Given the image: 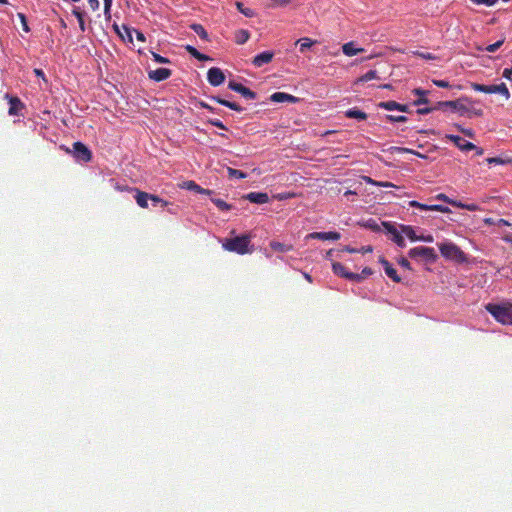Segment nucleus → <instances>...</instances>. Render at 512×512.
<instances>
[{
	"label": "nucleus",
	"instance_id": "nucleus-21",
	"mask_svg": "<svg viewBox=\"0 0 512 512\" xmlns=\"http://www.w3.org/2000/svg\"><path fill=\"white\" fill-rule=\"evenodd\" d=\"M183 188L188 189L190 191H194L200 195H207V196L213 195L212 190L204 189V188L200 187V185H198L197 183H195L193 181L184 182Z\"/></svg>",
	"mask_w": 512,
	"mask_h": 512
},
{
	"label": "nucleus",
	"instance_id": "nucleus-23",
	"mask_svg": "<svg viewBox=\"0 0 512 512\" xmlns=\"http://www.w3.org/2000/svg\"><path fill=\"white\" fill-rule=\"evenodd\" d=\"M184 49H186V52H188L189 55L192 56V58H195L199 61H210L211 60V58H209L208 55L199 53L198 50L191 45L184 46Z\"/></svg>",
	"mask_w": 512,
	"mask_h": 512
},
{
	"label": "nucleus",
	"instance_id": "nucleus-46",
	"mask_svg": "<svg viewBox=\"0 0 512 512\" xmlns=\"http://www.w3.org/2000/svg\"><path fill=\"white\" fill-rule=\"evenodd\" d=\"M509 162H510V160H504L500 157L487 158V163H489V164L503 165V164H507Z\"/></svg>",
	"mask_w": 512,
	"mask_h": 512
},
{
	"label": "nucleus",
	"instance_id": "nucleus-56",
	"mask_svg": "<svg viewBox=\"0 0 512 512\" xmlns=\"http://www.w3.org/2000/svg\"><path fill=\"white\" fill-rule=\"evenodd\" d=\"M71 14H73V16L76 17V20H83V11L79 10V8L73 9V11H71Z\"/></svg>",
	"mask_w": 512,
	"mask_h": 512
},
{
	"label": "nucleus",
	"instance_id": "nucleus-13",
	"mask_svg": "<svg viewBox=\"0 0 512 512\" xmlns=\"http://www.w3.org/2000/svg\"><path fill=\"white\" fill-rule=\"evenodd\" d=\"M270 101L274 103H297L299 101V98L292 96L290 94H286L284 92H276L270 95Z\"/></svg>",
	"mask_w": 512,
	"mask_h": 512
},
{
	"label": "nucleus",
	"instance_id": "nucleus-15",
	"mask_svg": "<svg viewBox=\"0 0 512 512\" xmlns=\"http://www.w3.org/2000/svg\"><path fill=\"white\" fill-rule=\"evenodd\" d=\"M243 198L250 201V203L258 205L266 204L268 202V195L264 192H250Z\"/></svg>",
	"mask_w": 512,
	"mask_h": 512
},
{
	"label": "nucleus",
	"instance_id": "nucleus-27",
	"mask_svg": "<svg viewBox=\"0 0 512 512\" xmlns=\"http://www.w3.org/2000/svg\"><path fill=\"white\" fill-rule=\"evenodd\" d=\"M235 8H237V11H239L240 14L244 15L247 18H253L255 15L254 10L243 6V3L241 2L235 3Z\"/></svg>",
	"mask_w": 512,
	"mask_h": 512
},
{
	"label": "nucleus",
	"instance_id": "nucleus-62",
	"mask_svg": "<svg viewBox=\"0 0 512 512\" xmlns=\"http://www.w3.org/2000/svg\"><path fill=\"white\" fill-rule=\"evenodd\" d=\"M360 275H363L364 277H368L372 275V270L368 267L364 268L363 271H361Z\"/></svg>",
	"mask_w": 512,
	"mask_h": 512
},
{
	"label": "nucleus",
	"instance_id": "nucleus-38",
	"mask_svg": "<svg viewBox=\"0 0 512 512\" xmlns=\"http://www.w3.org/2000/svg\"><path fill=\"white\" fill-rule=\"evenodd\" d=\"M375 78H377V72L375 70H370V71L366 72V74L361 75V77H360V79H358V81L366 83Z\"/></svg>",
	"mask_w": 512,
	"mask_h": 512
},
{
	"label": "nucleus",
	"instance_id": "nucleus-18",
	"mask_svg": "<svg viewBox=\"0 0 512 512\" xmlns=\"http://www.w3.org/2000/svg\"><path fill=\"white\" fill-rule=\"evenodd\" d=\"M130 191H133L135 193V202H137V205L140 206L142 209L147 208V201H149L150 194L141 191L137 188H130Z\"/></svg>",
	"mask_w": 512,
	"mask_h": 512
},
{
	"label": "nucleus",
	"instance_id": "nucleus-11",
	"mask_svg": "<svg viewBox=\"0 0 512 512\" xmlns=\"http://www.w3.org/2000/svg\"><path fill=\"white\" fill-rule=\"evenodd\" d=\"M307 238L309 239H317L320 241H337L340 239V233L336 231H329V232H312L309 235H307Z\"/></svg>",
	"mask_w": 512,
	"mask_h": 512
},
{
	"label": "nucleus",
	"instance_id": "nucleus-50",
	"mask_svg": "<svg viewBox=\"0 0 512 512\" xmlns=\"http://www.w3.org/2000/svg\"><path fill=\"white\" fill-rule=\"evenodd\" d=\"M208 123H210V125H212L215 128L227 130V128L224 126V124L219 119H208Z\"/></svg>",
	"mask_w": 512,
	"mask_h": 512
},
{
	"label": "nucleus",
	"instance_id": "nucleus-43",
	"mask_svg": "<svg viewBox=\"0 0 512 512\" xmlns=\"http://www.w3.org/2000/svg\"><path fill=\"white\" fill-rule=\"evenodd\" d=\"M388 122L391 123H403L407 122V117L403 115L395 116V115H387Z\"/></svg>",
	"mask_w": 512,
	"mask_h": 512
},
{
	"label": "nucleus",
	"instance_id": "nucleus-14",
	"mask_svg": "<svg viewBox=\"0 0 512 512\" xmlns=\"http://www.w3.org/2000/svg\"><path fill=\"white\" fill-rule=\"evenodd\" d=\"M384 227L387 229L388 233L393 235V242L400 248L405 247L404 237L399 233V231L390 223L384 222Z\"/></svg>",
	"mask_w": 512,
	"mask_h": 512
},
{
	"label": "nucleus",
	"instance_id": "nucleus-35",
	"mask_svg": "<svg viewBox=\"0 0 512 512\" xmlns=\"http://www.w3.org/2000/svg\"><path fill=\"white\" fill-rule=\"evenodd\" d=\"M212 203L215 204L216 208L222 210V211H228L232 209V205L224 202L222 199L218 198H212Z\"/></svg>",
	"mask_w": 512,
	"mask_h": 512
},
{
	"label": "nucleus",
	"instance_id": "nucleus-54",
	"mask_svg": "<svg viewBox=\"0 0 512 512\" xmlns=\"http://www.w3.org/2000/svg\"><path fill=\"white\" fill-rule=\"evenodd\" d=\"M503 78H505L506 80L512 81V64H511V68H504Z\"/></svg>",
	"mask_w": 512,
	"mask_h": 512
},
{
	"label": "nucleus",
	"instance_id": "nucleus-34",
	"mask_svg": "<svg viewBox=\"0 0 512 512\" xmlns=\"http://www.w3.org/2000/svg\"><path fill=\"white\" fill-rule=\"evenodd\" d=\"M298 44H299V51H301V53H303L304 51H306L308 48H310L311 46H313L314 44V41H312L310 38L308 37H303L301 39L298 40Z\"/></svg>",
	"mask_w": 512,
	"mask_h": 512
},
{
	"label": "nucleus",
	"instance_id": "nucleus-29",
	"mask_svg": "<svg viewBox=\"0 0 512 512\" xmlns=\"http://www.w3.org/2000/svg\"><path fill=\"white\" fill-rule=\"evenodd\" d=\"M249 39V32L246 30H239L235 32V43L242 45Z\"/></svg>",
	"mask_w": 512,
	"mask_h": 512
},
{
	"label": "nucleus",
	"instance_id": "nucleus-9",
	"mask_svg": "<svg viewBox=\"0 0 512 512\" xmlns=\"http://www.w3.org/2000/svg\"><path fill=\"white\" fill-rule=\"evenodd\" d=\"M227 88H229V90H231V91H234V92L242 95V97L247 100L255 99V92L248 89V87L241 85L240 83L231 81V82H229V84H227Z\"/></svg>",
	"mask_w": 512,
	"mask_h": 512
},
{
	"label": "nucleus",
	"instance_id": "nucleus-52",
	"mask_svg": "<svg viewBox=\"0 0 512 512\" xmlns=\"http://www.w3.org/2000/svg\"><path fill=\"white\" fill-rule=\"evenodd\" d=\"M366 227H368L372 231L380 230V227H378V224L373 219H370V220H368V222H366Z\"/></svg>",
	"mask_w": 512,
	"mask_h": 512
},
{
	"label": "nucleus",
	"instance_id": "nucleus-51",
	"mask_svg": "<svg viewBox=\"0 0 512 512\" xmlns=\"http://www.w3.org/2000/svg\"><path fill=\"white\" fill-rule=\"evenodd\" d=\"M153 59L158 64H168L169 63L168 58H166L164 56H161V55H158L156 53H153Z\"/></svg>",
	"mask_w": 512,
	"mask_h": 512
},
{
	"label": "nucleus",
	"instance_id": "nucleus-41",
	"mask_svg": "<svg viewBox=\"0 0 512 512\" xmlns=\"http://www.w3.org/2000/svg\"><path fill=\"white\" fill-rule=\"evenodd\" d=\"M474 5H483L485 7H493L498 0H470Z\"/></svg>",
	"mask_w": 512,
	"mask_h": 512
},
{
	"label": "nucleus",
	"instance_id": "nucleus-59",
	"mask_svg": "<svg viewBox=\"0 0 512 512\" xmlns=\"http://www.w3.org/2000/svg\"><path fill=\"white\" fill-rule=\"evenodd\" d=\"M399 265H401V267H403L409 271L412 269V268H410V263L405 258L399 259Z\"/></svg>",
	"mask_w": 512,
	"mask_h": 512
},
{
	"label": "nucleus",
	"instance_id": "nucleus-55",
	"mask_svg": "<svg viewBox=\"0 0 512 512\" xmlns=\"http://www.w3.org/2000/svg\"><path fill=\"white\" fill-rule=\"evenodd\" d=\"M417 241L424 242V243H432L434 241V238L431 235L418 236Z\"/></svg>",
	"mask_w": 512,
	"mask_h": 512
},
{
	"label": "nucleus",
	"instance_id": "nucleus-47",
	"mask_svg": "<svg viewBox=\"0 0 512 512\" xmlns=\"http://www.w3.org/2000/svg\"><path fill=\"white\" fill-rule=\"evenodd\" d=\"M17 17H19L20 25H22V30H24L25 33L29 32L28 22L26 21L25 14L19 13L17 14Z\"/></svg>",
	"mask_w": 512,
	"mask_h": 512
},
{
	"label": "nucleus",
	"instance_id": "nucleus-61",
	"mask_svg": "<svg viewBox=\"0 0 512 512\" xmlns=\"http://www.w3.org/2000/svg\"><path fill=\"white\" fill-rule=\"evenodd\" d=\"M372 252V246H363V248L358 249V253L366 254Z\"/></svg>",
	"mask_w": 512,
	"mask_h": 512
},
{
	"label": "nucleus",
	"instance_id": "nucleus-6",
	"mask_svg": "<svg viewBox=\"0 0 512 512\" xmlns=\"http://www.w3.org/2000/svg\"><path fill=\"white\" fill-rule=\"evenodd\" d=\"M407 255H409V258L411 259L422 260L427 263H434L435 260H437V254H435L434 249L425 246L415 247L409 250Z\"/></svg>",
	"mask_w": 512,
	"mask_h": 512
},
{
	"label": "nucleus",
	"instance_id": "nucleus-1",
	"mask_svg": "<svg viewBox=\"0 0 512 512\" xmlns=\"http://www.w3.org/2000/svg\"><path fill=\"white\" fill-rule=\"evenodd\" d=\"M471 102L472 101L467 97H461L456 100L438 101L436 102V108H442V111H445L446 109L452 110L460 114L462 117H482V109L466 105V103Z\"/></svg>",
	"mask_w": 512,
	"mask_h": 512
},
{
	"label": "nucleus",
	"instance_id": "nucleus-42",
	"mask_svg": "<svg viewBox=\"0 0 512 512\" xmlns=\"http://www.w3.org/2000/svg\"><path fill=\"white\" fill-rule=\"evenodd\" d=\"M428 211H438L441 213H450V208L443 206V205H439V204H433V205H430V208H428Z\"/></svg>",
	"mask_w": 512,
	"mask_h": 512
},
{
	"label": "nucleus",
	"instance_id": "nucleus-48",
	"mask_svg": "<svg viewBox=\"0 0 512 512\" xmlns=\"http://www.w3.org/2000/svg\"><path fill=\"white\" fill-rule=\"evenodd\" d=\"M149 201L153 202L154 205L161 204L162 206H168V202L164 201L155 194H151V197H149Z\"/></svg>",
	"mask_w": 512,
	"mask_h": 512
},
{
	"label": "nucleus",
	"instance_id": "nucleus-30",
	"mask_svg": "<svg viewBox=\"0 0 512 512\" xmlns=\"http://www.w3.org/2000/svg\"><path fill=\"white\" fill-rule=\"evenodd\" d=\"M452 206H454L458 209H465V210L471 211V212H476V211L480 210V207H478L477 204H464L460 201L454 202V204H452Z\"/></svg>",
	"mask_w": 512,
	"mask_h": 512
},
{
	"label": "nucleus",
	"instance_id": "nucleus-25",
	"mask_svg": "<svg viewBox=\"0 0 512 512\" xmlns=\"http://www.w3.org/2000/svg\"><path fill=\"white\" fill-rule=\"evenodd\" d=\"M345 117L348 119L365 120L367 119V114H365L363 111L353 108L345 111Z\"/></svg>",
	"mask_w": 512,
	"mask_h": 512
},
{
	"label": "nucleus",
	"instance_id": "nucleus-10",
	"mask_svg": "<svg viewBox=\"0 0 512 512\" xmlns=\"http://www.w3.org/2000/svg\"><path fill=\"white\" fill-rule=\"evenodd\" d=\"M446 138L449 139L450 142H453L455 146L462 151L468 152L475 149V145L473 143L465 141L461 136L449 134Z\"/></svg>",
	"mask_w": 512,
	"mask_h": 512
},
{
	"label": "nucleus",
	"instance_id": "nucleus-24",
	"mask_svg": "<svg viewBox=\"0 0 512 512\" xmlns=\"http://www.w3.org/2000/svg\"><path fill=\"white\" fill-rule=\"evenodd\" d=\"M412 93L418 96V99L414 101L415 106L426 105L427 103H429V100L426 98L427 91L420 88H416L412 90Z\"/></svg>",
	"mask_w": 512,
	"mask_h": 512
},
{
	"label": "nucleus",
	"instance_id": "nucleus-28",
	"mask_svg": "<svg viewBox=\"0 0 512 512\" xmlns=\"http://www.w3.org/2000/svg\"><path fill=\"white\" fill-rule=\"evenodd\" d=\"M402 104L397 103L395 100H388L385 102L379 103V108L384 109L386 111H394L396 108L400 107Z\"/></svg>",
	"mask_w": 512,
	"mask_h": 512
},
{
	"label": "nucleus",
	"instance_id": "nucleus-8",
	"mask_svg": "<svg viewBox=\"0 0 512 512\" xmlns=\"http://www.w3.org/2000/svg\"><path fill=\"white\" fill-rule=\"evenodd\" d=\"M207 80L210 85L214 87H220L225 80L224 73L218 67H212L208 69Z\"/></svg>",
	"mask_w": 512,
	"mask_h": 512
},
{
	"label": "nucleus",
	"instance_id": "nucleus-64",
	"mask_svg": "<svg viewBox=\"0 0 512 512\" xmlns=\"http://www.w3.org/2000/svg\"><path fill=\"white\" fill-rule=\"evenodd\" d=\"M395 110L400 112H408V106L406 104H403L400 107L396 108Z\"/></svg>",
	"mask_w": 512,
	"mask_h": 512
},
{
	"label": "nucleus",
	"instance_id": "nucleus-57",
	"mask_svg": "<svg viewBox=\"0 0 512 512\" xmlns=\"http://www.w3.org/2000/svg\"><path fill=\"white\" fill-rule=\"evenodd\" d=\"M374 186H379L382 188H396V185H394L392 182H377L374 184Z\"/></svg>",
	"mask_w": 512,
	"mask_h": 512
},
{
	"label": "nucleus",
	"instance_id": "nucleus-53",
	"mask_svg": "<svg viewBox=\"0 0 512 512\" xmlns=\"http://www.w3.org/2000/svg\"><path fill=\"white\" fill-rule=\"evenodd\" d=\"M434 85L439 88H448L450 84L446 80H433Z\"/></svg>",
	"mask_w": 512,
	"mask_h": 512
},
{
	"label": "nucleus",
	"instance_id": "nucleus-45",
	"mask_svg": "<svg viewBox=\"0 0 512 512\" xmlns=\"http://www.w3.org/2000/svg\"><path fill=\"white\" fill-rule=\"evenodd\" d=\"M409 206L423 211H427V209L429 208V205L422 204L420 202H417L416 200H411V202H409Z\"/></svg>",
	"mask_w": 512,
	"mask_h": 512
},
{
	"label": "nucleus",
	"instance_id": "nucleus-7",
	"mask_svg": "<svg viewBox=\"0 0 512 512\" xmlns=\"http://www.w3.org/2000/svg\"><path fill=\"white\" fill-rule=\"evenodd\" d=\"M73 157H75L78 162H89L91 159V152L87 148V146L81 142L73 143Z\"/></svg>",
	"mask_w": 512,
	"mask_h": 512
},
{
	"label": "nucleus",
	"instance_id": "nucleus-19",
	"mask_svg": "<svg viewBox=\"0 0 512 512\" xmlns=\"http://www.w3.org/2000/svg\"><path fill=\"white\" fill-rule=\"evenodd\" d=\"M271 59H273L272 52H269V51L261 52L260 54L254 56L253 65L260 68L263 65L270 63Z\"/></svg>",
	"mask_w": 512,
	"mask_h": 512
},
{
	"label": "nucleus",
	"instance_id": "nucleus-36",
	"mask_svg": "<svg viewBox=\"0 0 512 512\" xmlns=\"http://www.w3.org/2000/svg\"><path fill=\"white\" fill-rule=\"evenodd\" d=\"M227 176L231 178L244 179L246 178V173L237 169L227 168Z\"/></svg>",
	"mask_w": 512,
	"mask_h": 512
},
{
	"label": "nucleus",
	"instance_id": "nucleus-32",
	"mask_svg": "<svg viewBox=\"0 0 512 512\" xmlns=\"http://www.w3.org/2000/svg\"><path fill=\"white\" fill-rule=\"evenodd\" d=\"M270 249L275 252H289L291 250V246H287L277 241L270 242Z\"/></svg>",
	"mask_w": 512,
	"mask_h": 512
},
{
	"label": "nucleus",
	"instance_id": "nucleus-33",
	"mask_svg": "<svg viewBox=\"0 0 512 512\" xmlns=\"http://www.w3.org/2000/svg\"><path fill=\"white\" fill-rule=\"evenodd\" d=\"M401 233L406 235V237L409 238V240H411L412 242H415L416 238L418 237L415 234V230H413L412 226H401Z\"/></svg>",
	"mask_w": 512,
	"mask_h": 512
},
{
	"label": "nucleus",
	"instance_id": "nucleus-5",
	"mask_svg": "<svg viewBox=\"0 0 512 512\" xmlns=\"http://www.w3.org/2000/svg\"><path fill=\"white\" fill-rule=\"evenodd\" d=\"M439 252H441L442 257L447 258L449 260H454L460 263L466 260L464 252L452 242L439 244Z\"/></svg>",
	"mask_w": 512,
	"mask_h": 512
},
{
	"label": "nucleus",
	"instance_id": "nucleus-49",
	"mask_svg": "<svg viewBox=\"0 0 512 512\" xmlns=\"http://www.w3.org/2000/svg\"><path fill=\"white\" fill-rule=\"evenodd\" d=\"M436 199L442 201V202H445L449 205H453V203H457L458 201L454 200V199H451L449 197H447V195L445 194H438L436 195Z\"/></svg>",
	"mask_w": 512,
	"mask_h": 512
},
{
	"label": "nucleus",
	"instance_id": "nucleus-63",
	"mask_svg": "<svg viewBox=\"0 0 512 512\" xmlns=\"http://www.w3.org/2000/svg\"><path fill=\"white\" fill-rule=\"evenodd\" d=\"M134 33H135V36H137L138 41L144 42V34L143 33L139 32L137 30H134Z\"/></svg>",
	"mask_w": 512,
	"mask_h": 512
},
{
	"label": "nucleus",
	"instance_id": "nucleus-44",
	"mask_svg": "<svg viewBox=\"0 0 512 512\" xmlns=\"http://www.w3.org/2000/svg\"><path fill=\"white\" fill-rule=\"evenodd\" d=\"M438 110L442 111V108H436L435 105H434L432 107L418 108L417 109V113H418V115H428L430 112L438 111Z\"/></svg>",
	"mask_w": 512,
	"mask_h": 512
},
{
	"label": "nucleus",
	"instance_id": "nucleus-17",
	"mask_svg": "<svg viewBox=\"0 0 512 512\" xmlns=\"http://www.w3.org/2000/svg\"><path fill=\"white\" fill-rule=\"evenodd\" d=\"M6 98L9 100V109L8 114L11 116H16L20 113V110L23 109V103L18 99V97H12L6 95Z\"/></svg>",
	"mask_w": 512,
	"mask_h": 512
},
{
	"label": "nucleus",
	"instance_id": "nucleus-20",
	"mask_svg": "<svg viewBox=\"0 0 512 512\" xmlns=\"http://www.w3.org/2000/svg\"><path fill=\"white\" fill-rule=\"evenodd\" d=\"M380 264H382V266H384V271H385V274H387L388 278H391L392 281L395 283L400 282V278H399V275L397 274L396 270L393 268V266H391V264L385 258H380Z\"/></svg>",
	"mask_w": 512,
	"mask_h": 512
},
{
	"label": "nucleus",
	"instance_id": "nucleus-39",
	"mask_svg": "<svg viewBox=\"0 0 512 512\" xmlns=\"http://www.w3.org/2000/svg\"><path fill=\"white\" fill-rule=\"evenodd\" d=\"M502 44H504V39H500L493 44H489V45L485 46L484 50L489 53H495L502 46Z\"/></svg>",
	"mask_w": 512,
	"mask_h": 512
},
{
	"label": "nucleus",
	"instance_id": "nucleus-22",
	"mask_svg": "<svg viewBox=\"0 0 512 512\" xmlns=\"http://www.w3.org/2000/svg\"><path fill=\"white\" fill-rule=\"evenodd\" d=\"M364 52V48H356L354 47L353 42H347L344 45H342V53L345 54L347 57L356 56L357 54H360Z\"/></svg>",
	"mask_w": 512,
	"mask_h": 512
},
{
	"label": "nucleus",
	"instance_id": "nucleus-37",
	"mask_svg": "<svg viewBox=\"0 0 512 512\" xmlns=\"http://www.w3.org/2000/svg\"><path fill=\"white\" fill-rule=\"evenodd\" d=\"M220 105L228 107L229 109L235 111V112H242L243 108L240 107L238 104L231 102L229 100H220Z\"/></svg>",
	"mask_w": 512,
	"mask_h": 512
},
{
	"label": "nucleus",
	"instance_id": "nucleus-12",
	"mask_svg": "<svg viewBox=\"0 0 512 512\" xmlns=\"http://www.w3.org/2000/svg\"><path fill=\"white\" fill-rule=\"evenodd\" d=\"M171 76V70L167 68H157L148 72V78L151 81L161 82L165 81Z\"/></svg>",
	"mask_w": 512,
	"mask_h": 512
},
{
	"label": "nucleus",
	"instance_id": "nucleus-2",
	"mask_svg": "<svg viewBox=\"0 0 512 512\" xmlns=\"http://www.w3.org/2000/svg\"><path fill=\"white\" fill-rule=\"evenodd\" d=\"M485 311L492 315L495 321L502 325H512V303H489L485 305Z\"/></svg>",
	"mask_w": 512,
	"mask_h": 512
},
{
	"label": "nucleus",
	"instance_id": "nucleus-4",
	"mask_svg": "<svg viewBox=\"0 0 512 512\" xmlns=\"http://www.w3.org/2000/svg\"><path fill=\"white\" fill-rule=\"evenodd\" d=\"M470 87L471 89L479 93L499 94L501 95V97L504 98V100H509L510 98L509 89H507V86H505V84L502 82L500 84L495 85H484L471 82Z\"/></svg>",
	"mask_w": 512,
	"mask_h": 512
},
{
	"label": "nucleus",
	"instance_id": "nucleus-60",
	"mask_svg": "<svg viewBox=\"0 0 512 512\" xmlns=\"http://www.w3.org/2000/svg\"><path fill=\"white\" fill-rule=\"evenodd\" d=\"M458 130H460V132H462L463 134L466 135V137H473L474 136V133L472 132V130L470 129H462L460 128L459 126H457Z\"/></svg>",
	"mask_w": 512,
	"mask_h": 512
},
{
	"label": "nucleus",
	"instance_id": "nucleus-40",
	"mask_svg": "<svg viewBox=\"0 0 512 512\" xmlns=\"http://www.w3.org/2000/svg\"><path fill=\"white\" fill-rule=\"evenodd\" d=\"M342 278L349 279L353 282H360V281L364 280L365 276H363L362 274H359V273H350V274H345L344 276H342Z\"/></svg>",
	"mask_w": 512,
	"mask_h": 512
},
{
	"label": "nucleus",
	"instance_id": "nucleus-58",
	"mask_svg": "<svg viewBox=\"0 0 512 512\" xmlns=\"http://www.w3.org/2000/svg\"><path fill=\"white\" fill-rule=\"evenodd\" d=\"M87 4H89L90 10L97 11L99 7L98 0H87Z\"/></svg>",
	"mask_w": 512,
	"mask_h": 512
},
{
	"label": "nucleus",
	"instance_id": "nucleus-31",
	"mask_svg": "<svg viewBox=\"0 0 512 512\" xmlns=\"http://www.w3.org/2000/svg\"><path fill=\"white\" fill-rule=\"evenodd\" d=\"M332 272H334V274L340 277L351 274V272L346 271L345 266H343V264L337 262L332 263Z\"/></svg>",
	"mask_w": 512,
	"mask_h": 512
},
{
	"label": "nucleus",
	"instance_id": "nucleus-3",
	"mask_svg": "<svg viewBox=\"0 0 512 512\" xmlns=\"http://www.w3.org/2000/svg\"><path fill=\"white\" fill-rule=\"evenodd\" d=\"M249 243H251V237L248 234H243L224 239L223 249L238 255H245L252 252V249L249 248Z\"/></svg>",
	"mask_w": 512,
	"mask_h": 512
},
{
	"label": "nucleus",
	"instance_id": "nucleus-26",
	"mask_svg": "<svg viewBox=\"0 0 512 512\" xmlns=\"http://www.w3.org/2000/svg\"><path fill=\"white\" fill-rule=\"evenodd\" d=\"M191 30L200 37V39L204 41H208V33L205 28L201 24L193 23L191 24Z\"/></svg>",
	"mask_w": 512,
	"mask_h": 512
},
{
	"label": "nucleus",
	"instance_id": "nucleus-16",
	"mask_svg": "<svg viewBox=\"0 0 512 512\" xmlns=\"http://www.w3.org/2000/svg\"><path fill=\"white\" fill-rule=\"evenodd\" d=\"M262 6L266 9L285 8L294 3V0H261Z\"/></svg>",
	"mask_w": 512,
	"mask_h": 512
}]
</instances>
